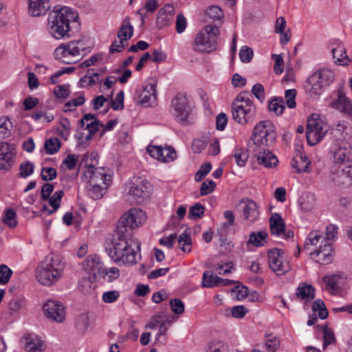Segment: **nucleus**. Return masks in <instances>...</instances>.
I'll return each mask as SVG.
<instances>
[{
	"label": "nucleus",
	"mask_w": 352,
	"mask_h": 352,
	"mask_svg": "<svg viewBox=\"0 0 352 352\" xmlns=\"http://www.w3.org/2000/svg\"><path fill=\"white\" fill-rule=\"evenodd\" d=\"M296 90L294 89H288L285 91L286 103L289 108H294L296 107Z\"/></svg>",
	"instance_id": "nucleus-63"
},
{
	"label": "nucleus",
	"mask_w": 352,
	"mask_h": 352,
	"mask_svg": "<svg viewBox=\"0 0 352 352\" xmlns=\"http://www.w3.org/2000/svg\"><path fill=\"white\" fill-rule=\"evenodd\" d=\"M78 16V13L69 7L55 6L48 16L47 32L56 39L68 38L71 24L76 21Z\"/></svg>",
	"instance_id": "nucleus-2"
},
{
	"label": "nucleus",
	"mask_w": 352,
	"mask_h": 352,
	"mask_svg": "<svg viewBox=\"0 0 352 352\" xmlns=\"http://www.w3.org/2000/svg\"><path fill=\"white\" fill-rule=\"evenodd\" d=\"M323 333V349H324L327 346L333 344L336 342V339L332 329L329 328L327 324L322 327Z\"/></svg>",
	"instance_id": "nucleus-37"
},
{
	"label": "nucleus",
	"mask_w": 352,
	"mask_h": 352,
	"mask_svg": "<svg viewBox=\"0 0 352 352\" xmlns=\"http://www.w3.org/2000/svg\"><path fill=\"white\" fill-rule=\"evenodd\" d=\"M45 316L52 321L62 322L65 318V307L58 301L49 300L43 305Z\"/></svg>",
	"instance_id": "nucleus-12"
},
{
	"label": "nucleus",
	"mask_w": 352,
	"mask_h": 352,
	"mask_svg": "<svg viewBox=\"0 0 352 352\" xmlns=\"http://www.w3.org/2000/svg\"><path fill=\"white\" fill-rule=\"evenodd\" d=\"M331 53L333 58L335 59V63L339 65H348L351 62L343 47L338 46L332 49Z\"/></svg>",
	"instance_id": "nucleus-30"
},
{
	"label": "nucleus",
	"mask_w": 352,
	"mask_h": 352,
	"mask_svg": "<svg viewBox=\"0 0 352 352\" xmlns=\"http://www.w3.org/2000/svg\"><path fill=\"white\" fill-rule=\"evenodd\" d=\"M84 266L85 269L89 272V274H91L94 278H96L98 275L101 276L104 274L102 263L97 255H89L87 256Z\"/></svg>",
	"instance_id": "nucleus-22"
},
{
	"label": "nucleus",
	"mask_w": 352,
	"mask_h": 352,
	"mask_svg": "<svg viewBox=\"0 0 352 352\" xmlns=\"http://www.w3.org/2000/svg\"><path fill=\"white\" fill-rule=\"evenodd\" d=\"M178 243L184 252H190L191 251L192 239L189 234L186 233L181 234L178 239Z\"/></svg>",
	"instance_id": "nucleus-41"
},
{
	"label": "nucleus",
	"mask_w": 352,
	"mask_h": 352,
	"mask_svg": "<svg viewBox=\"0 0 352 352\" xmlns=\"http://www.w3.org/2000/svg\"><path fill=\"white\" fill-rule=\"evenodd\" d=\"M271 233L273 235L280 236L285 230V223L282 217L278 213H274L269 220Z\"/></svg>",
	"instance_id": "nucleus-26"
},
{
	"label": "nucleus",
	"mask_w": 352,
	"mask_h": 352,
	"mask_svg": "<svg viewBox=\"0 0 352 352\" xmlns=\"http://www.w3.org/2000/svg\"><path fill=\"white\" fill-rule=\"evenodd\" d=\"M16 154L13 144L6 142H0V170L4 172L11 169Z\"/></svg>",
	"instance_id": "nucleus-13"
},
{
	"label": "nucleus",
	"mask_w": 352,
	"mask_h": 352,
	"mask_svg": "<svg viewBox=\"0 0 352 352\" xmlns=\"http://www.w3.org/2000/svg\"><path fill=\"white\" fill-rule=\"evenodd\" d=\"M248 92H241L232 104L233 120L241 125L253 122L255 120L256 107Z\"/></svg>",
	"instance_id": "nucleus-4"
},
{
	"label": "nucleus",
	"mask_w": 352,
	"mask_h": 352,
	"mask_svg": "<svg viewBox=\"0 0 352 352\" xmlns=\"http://www.w3.org/2000/svg\"><path fill=\"white\" fill-rule=\"evenodd\" d=\"M252 153L256 157L259 164L266 168L275 167L278 162L276 156L265 148H261V150Z\"/></svg>",
	"instance_id": "nucleus-21"
},
{
	"label": "nucleus",
	"mask_w": 352,
	"mask_h": 352,
	"mask_svg": "<svg viewBox=\"0 0 352 352\" xmlns=\"http://www.w3.org/2000/svg\"><path fill=\"white\" fill-rule=\"evenodd\" d=\"M133 34V28L130 23L129 17H126L122 26L118 32V38L120 39V47L124 48L129 40Z\"/></svg>",
	"instance_id": "nucleus-24"
},
{
	"label": "nucleus",
	"mask_w": 352,
	"mask_h": 352,
	"mask_svg": "<svg viewBox=\"0 0 352 352\" xmlns=\"http://www.w3.org/2000/svg\"><path fill=\"white\" fill-rule=\"evenodd\" d=\"M12 123L8 118L0 119V138H6L10 134Z\"/></svg>",
	"instance_id": "nucleus-49"
},
{
	"label": "nucleus",
	"mask_w": 352,
	"mask_h": 352,
	"mask_svg": "<svg viewBox=\"0 0 352 352\" xmlns=\"http://www.w3.org/2000/svg\"><path fill=\"white\" fill-rule=\"evenodd\" d=\"M167 58L166 54L161 50H154L151 55V59L155 63L164 62Z\"/></svg>",
	"instance_id": "nucleus-64"
},
{
	"label": "nucleus",
	"mask_w": 352,
	"mask_h": 352,
	"mask_svg": "<svg viewBox=\"0 0 352 352\" xmlns=\"http://www.w3.org/2000/svg\"><path fill=\"white\" fill-rule=\"evenodd\" d=\"M30 15L39 16L45 14L51 8L50 0H28Z\"/></svg>",
	"instance_id": "nucleus-23"
},
{
	"label": "nucleus",
	"mask_w": 352,
	"mask_h": 352,
	"mask_svg": "<svg viewBox=\"0 0 352 352\" xmlns=\"http://www.w3.org/2000/svg\"><path fill=\"white\" fill-rule=\"evenodd\" d=\"M332 243L329 241H325L323 245H320L318 248L311 252L310 254L313 256L316 263L320 265H326L332 261Z\"/></svg>",
	"instance_id": "nucleus-17"
},
{
	"label": "nucleus",
	"mask_w": 352,
	"mask_h": 352,
	"mask_svg": "<svg viewBox=\"0 0 352 352\" xmlns=\"http://www.w3.org/2000/svg\"><path fill=\"white\" fill-rule=\"evenodd\" d=\"M57 176V171L51 167H43L41 169V177L43 181H52Z\"/></svg>",
	"instance_id": "nucleus-53"
},
{
	"label": "nucleus",
	"mask_w": 352,
	"mask_h": 352,
	"mask_svg": "<svg viewBox=\"0 0 352 352\" xmlns=\"http://www.w3.org/2000/svg\"><path fill=\"white\" fill-rule=\"evenodd\" d=\"M104 278L107 276V280L109 282H111L116 279H117L120 276V270L118 267H111L108 270L104 269V274H102Z\"/></svg>",
	"instance_id": "nucleus-60"
},
{
	"label": "nucleus",
	"mask_w": 352,
	"mask_h": 352,
	"mask_svg": "<svg viewBox=\"0 0 352 352\" xmlns=\"http://www.w3.org/2000/svg\"><path fill=\"white\" fill-rule=\"evenodd\" d=\"M205 212V208L200 203H196L189 209L188 217L191 219H197L201 218Z\"/></svg>",
	"instance_id": "nucleus-45"
},
{
	"label": "nucleus",
	"mask_w": 352,
	"mask_h": 352,
	"mask_svg": "<svg viewBox=\"0 0 352 352\" xmlns=\"http://www.w3.org/2000/svg\"><path fill=\"white\" fill-rule=\"evenodd\" d=\"M208 352H228V346L222 342H212L208 347Z\"/></svg>",
	"instance_id": "nucleus-58"
},
{
	"label": "nucleus",
	"mask_w": 352,
	"mask_h": 352,
	"mask_svg": "<svg viewBox=\"0 0 352 352\" xmlns=\"http://www.w3.org/2000/svg\"><path fill=\"white\" fill-rule=\"evenodd\" d=\"M314 288L311 285L301 283L297 288L296 295L300 300L311 301L314 298Z\"/></svg>",
	"instance_id": "nucleus-28"
},
{
	"label": "nucleus",
	"mask_w": 352,
	"mask_h": 352,
	"mask_svg": "<svg viewBox=\"0 0 352 352\" xmlns=\"http://www.w3.org/2000/svg\"><path fill=\"white\" fill-rule=\"evenodd\" d=\"M268 108L270 111L274 112L276 115H280L285 108V102L282 98H274L270 102Z\"/></svg>",
	"instance_id": "nucleus-36"
},
{
	"label": "nucleus",
	"mask_w": 352,
	"mask_h": 352,
	"mask_svg": "<svg viewBox=\"0 0 352 352\" xmlns=\"http://www.w3.org/2000/svg\"><path fill=\"white\" fill-rule=\"evenodd\" d=\"M252 92L260 102H263L265 100V89L261 84H255L252 87Z\"/></svg>",
	"instance_id": "nucleus-61"
},
{
	"label": "nucleus",
	"mask_w": 352,
	"mask_h": 352,
	"mask_svg": "<svg viewBox=\"0 0 352 352\" xmlns=\"http://www.w3.org/2000/svg\"><path fill=\"white\" fill-rule=\"evenodd\" d=\"M268 263L270 269L278 276L283 275L291 270L290 263L285 259V252L282 249L269 250Z\"/></svg>",
	"instance_id": "nucleus-11"
},
{
	"label": "nucleus",
	"mask_w": 352,
	"mask_h": 352,
	"mask_svg": "<svg viewBox=\"0 0 352 352\" xmlns=\"http://www.w3.org/2000/svg\"><path fill=\"white\" fill-rule=\"evenodd\" d=\"M243 208V218L250 222H254L258 215V206L257 204L252 199L243 198L240 202Z\"/></svg>",
	"instance_id": "nucleus-20"
},
{
	"label": "nucleus",
	"mask_w": 352,
	"mask_h": 352,
	"mask_svg": "<svg viewBox=\"0 0 352 352\" xmlns=\"http://www.w3.org/2000/svg\"><path fill=\"white\" fill-rule=\"evenodd\" d=\"M342 273L338 272L331 275H326L323 277L322 280L331 293L337 291L340 288L339 284L342 278Z\"/></svg>",
	"instance_id": "nucleus-29"
},
{
	"label": "nucleus",
	"mask_w": 352,
	"mask_h": 352,
	"mask_svg": "<svg viewBox=\"0 0 352 352\" xmlns=\"http://www.w3.org/2000/svg\"><path fill=\"white\" fill-rule=\"evenodd\" d=\"M276 138V127L270 120L261 121L254 126L248 151L255 152L261 148L270 147Z\"/></svg>",
	"instance_id": "nucleus-3"
},
{
	"label": "nucleus",
	"mask_w": 352,
	"mask_h": 352,
	"mask_svg": "<svg viewBox=\"0 0 352 352\" xmlns=\"http://www.w3.org/2000/svg\"><path fill=\"white\" fill-rule=\"evenodd\" d=\"M75 47L73 43L61 44L56 48L54 56L56 59L65 64H72L76 62Z\"/></svg>",
	"instance_id": "nucleus-15"
},
{
	"label": "nucleus",
	"mask_w": 352,
	"mask_h": 352,
	"mask_svg": "<svg viewBox=\"0 0 352 352\" xmlns=\"http://www.w3.org/2000/svg\"><path fill=\"white\" fill-rule=\"evenodd\" d=\"M206 14L213 21L220 20L223 17L221 8L217 6H211L206 10Z\"/></svg>",
	"instance_id": "nucleus-47"
},
{
	"label": "nucleus",
	"mask_w": 352,
	"mask_h": 352,
	"mask_svg": "<svg viewBox=\"0 0 352 352\" xmlns=\"http://www.w3.org/2000/svg\"><path fill=\"white\" fill-rule=\"evenodd\" d=\"M85 102V96L83 94H80L77 98H72L71 100L65 104L64 110L65 112L72 111L76 107L82 105Z\"/></svg>",
	"instance_id": "nucleus-39"
},
{
	"label": "nucleus",
	"mask_w": 352,
	"mask_h": 352,
	"mask_svg": "<svg viewBox=\"0 0 352 352\" xmlns=\"http://www.w3.org/2000/svg\"><path fill=\"white\" fill-rule=\"evenodd\" d=\"M325 241H328L326 240L323 235L319 234L318 231H312L309 234L308 237L305 242L304 249L309 250L310 246L323 245Z\"/></svg>",
	"instance_id": "nucleus-31"
},
{
	"label": "nucleus",
	"mask_w": 352,
	"mask_h": 352,
	"mask_svg": "<svg viewBox=\"0 0 352 352\" xmlns=\"http://www.w3.org/2000/svg\"><path fill=\"white\" fill-rule=\"evenodd\" d=\"M219 34V28L208 25L197 34L193 43V50L196 52L209 53L215 49L217 38Z\"/></svg>",
	"instance_id": "nucleus-6"
},
{
	"label": "nucleus",
	"mask_w": 352,
	"mask_h": 352,
	"mask_svg": "<svg viewBox=\"0 0 352 352\" xmlns=\"http://www.w3.org/2000/svg\"><path fill=\"white\" fill-rule=\"evenodd\" d=\"M69 85H58L54 89V94L58 98H67L70 94Z\"/></svg>",
	"instance_id": "nucleus-54"
},
{
	"label": "nucleus",
	"mask_w": 352,
	"mask_h": 352,
	"mask_svg": "<svg viewBox=\"0 0 352 352\" xmlns=\"http://www.w3.org/2000/svg\"><path fill=\"white\" fill-rule=\"evenodd\" d=\"M25 349L28 352H43L45 349V344L41 338L34 333H26L23 337Z\"/></svg>",
	"instance_id": "nucleus-19"
},
{
	"label": "nucleus",
	"mask_w": 352,
	"mask_h": 352,
	"mask_svg": "<svg viewBox=\"0 0 352 352\" xmlns=\"http://www.w3.org/2000/svg\"><path fill=\"white\" fill-rule=\"evenodd\" d=\"M267 236V233L264 230L252 232L250 235L249 243L256 247L262 246L266 242L265 239Z\"/></svg>",
	"instance_id": "nucleus-34"
},
{
	"label": "nucleus",
	"mask_w": 352,
	"mask_h": 352,
	"mask_svg": "<svg viewBox=\"0 0 352 352\" xmlns=\"http://www.w3.org/2000/svg\"><path fill=\"white\" fill-rule=\"evenodd\" d=\"M170 305L172 311L176 314H181L184 311V304L179 298L171 300Z\"/></svg>",
	"instance_id": "nucleus-59"
},
{
	"label": "nucleus",
	"mask_w": 352,
	"mask_h": 352,
	"mask_svg": "<svg viewBox=\"0 0 352 352\" xmlns=\"http://www.w3.org/2000/svg\"><path fill=\"white\" fill-rule=\"evenodd\" d=\"M310 160L303 153H297L292 160V166L296 169V173H300L301 172L309 173Z\"/></svg>",
	"instance_id": "nucleus-25"
},
{
	"label": "nucleus",
	"mask_w": 352,
	"mask_h": 352,
	"mask_svg": "<svg viewBox=\"0 0 352 352\" xmlns=\"http://www.w3.org/2000/svg\"><path fill=\"white\" fill-rule=\"evenodd\" d=\"M334 158L337 163L346 164L348 167L352 164V155L345 149L339 148L335 153Z\"/></svg>",
	"instance_id": "nucleus-32"
},
{
	"label": "nucleus",
	"mask_w": 352,
	"mask_h": 352,
	"mask_svg": "<svg viewBox=\"0 0 352 352\" xmlns=\"http://www.w3.org/2000/svg\"><path fill=\"white\" fill-rule=\"evenodd\" d=\"M217 275L212 272H205L202 277V285L204 287H217L216 282L217 280Z\"/></svg>",
	"instance_id": "nucleus-44"
},
{
	"label": "nucleus",
	"mask_w": 352,
	"mask_h": 352,
	"mask_svg": "<svg viewBox=\"0 0 352 352\" xmlns=\"http://www.w3.org/2000/svg\"><path fill=\"white\" fill-rule=\"evenodd\" d=\"M314 195L309 193H306L301 196L298 200L300 208L304 212L311 210L314 208Z\"/></svg>",
	"instance_id": "nucleus-35"
},
{
	"label": "nucleus",
	"mask_w": 352,
	"mask_h": 352,
	"mask_svg": "<svg viewBox=\"0 0 352 352\" xmlns=\"http://www.w3.org/2000/svg\"><path fill=\"white\" fill-rule=\"evenodd\" d=\"M63 190H58L56 191L52 196H50V198L47 199L49 201L50 205L54 208V210H58L60 206V201L64 196Z\"/></svg>",
	"instance_id": "nucleus-50"
},
{
	"label": "nucleus",
	"mask_w": 352,
	"mask_h": 352,
	"mask_svg": "<svg viewBox=\"0 0 352 352\" xmlns=\"http://www.w3.org/2000/svg\"><path fill=\"white\" fill-rule=\"evenodd\" d=\"M156 86L154 84L148 83L142 90L137 91L138 102L144 107L151 106L156 100Z\"/></svg>",
	"instance_id": "nucleus-18"
},
{
	"label": "nucleus",
	"mask_w": 352,
	"mask_h": 352,
	"mask_svg": "<svg viewBox=\"0 0 352 352\" xmlns=\"http://www.w3.org/2000/svg\"><path fill=\"white\" fill-rule=\"evenodd\" d=\"M64 268L59 256L47 257L37 270L36 278L42 285L50 286L59 280Z\"/></svg>",
	"instance_id": "nucleus-5"
},
{
	"label": "nucleus",
	"mask_w": 352,
	"mask_h": 352,
	"mask_svg": "<svg viewBox=\"0 0 352 352\" xmlns=\"http://www.w3.org/2000/svg\"><path fill=\"white\" fill-rule=\"evenodd\" d=\"M216 186V184L212 180H207L203 182L200 188V194L205 196L212 192Z\"/></svg>",
	"instance_id": "nucleus-56"
},
{
	"label": "nucleus",
	"mask_w": 352,
	"mask_h": 352,
	"mask_svg": "<svg viewBox=\"0 0 352 352\" xmlns=\"http://www.w3.org/2000/svg\"><path fill=\"white\" fill-rule=\"evenodd\" d=\"M265 346L268 352H276L280 347V340L275 336L268 335L265 340Z\"/></svg>",
	"instance_id": "nucleus-40"
},
{
	"label": "nucleus",
	"mask_w": 352,
	"mask_h": 352,
	"mask_svg": "<svg viewBox=\"0 0 352 352\" xmlns=\"http://www.w3.org/2000/svg\"><path fill=\"white\" fill-rule=\"evenodd\" d=\"M254 56L253 50L248 46H243L239 52V57L241 62L245 63H250Z\"/></svg>",
	"instance_id": "nucleus-52"
},
{
	"label": "nucleus",
	"mask_w": 352,
	"mask_h": 352,
	"mask_svg": "<svg viewBox=\"0 0 352 352\" xmlns=\"http://www.w3.org/2000/svg\"><path fill=\"white\" fill-rule=\"evenodd\" d=\"M147 151L150 155L162 162H170L177 157L176 151L171 146L163 148L160 146H149Z\"/></svg>",
	"instance_id": "nucleus-16"
},
{
	"label": "nucleus",
	"mask_w": 352,
	"mask_h": 352,
	"mask_svg": "<svg viewBox=\"0 0 352 352\" xmlns=\"http://www.w3.org/2000/svg\"><path fill=\"white\" fill-rule=\"evenodd\" d=\"M152 191L153 187L149 182L136 178L131 184L126 200L133 204H142L148 201Z\"/></svg>",
	"instance_id": "nucleus-8"
},
{
	"label": "nucleus",
	"mask_w": 352,
	"mask_h": 352,
	"mask_svg": "<svg viewBox=\"0 0 352 352\" xmlns=\"http://www.w3.org/2000/svg\"><path fill=\"white\" fill-rule=\"evenodd\" d=\"M77 327L82 331H85L89 327V319L87 314H81L79 316L77 322Z\"/></svg>",
	"instance_id": "nucleus-62"
},
{
	"label": "nucleus",
	"mask_w": 352,
	"mask_h": 352,
	"mask_svg": "<svg viewBox=\"0 0 352 352\" xmlns=\"http://www.w3.org/2000/svg\"><path fill=\"white\" fill-rule=\"evenodd\" d=\"M334 79V73L331 69H323L311 75L306 80L305 89L310 96H318L326 86L329 85Z\"/></svg>",
	"instance_id": "nucleus-7"
},
{
	"label": "nucleus",
	"mask_w": 352,
	"mask_h": 352,
	"mask_svg": "<svg viewBox=\"0 0 352 352\" xmlns=\"http://www.w3.org/2000/svg\"><path fill=\"white\" fill-rule=\"evenodd\" d=\"M212 165L210 163L202 164L195 175V180L197 182H201L211 170Z\"/></svg>",
	"instance_id": "nucleus-51"
},
{
	"label": "nucleus",
	"mask_w": 352,
	"mask_h": 352,
	"mask_svg": "<svg viewBox=\"0 0 352 352\" xmlns=\"http://www.w3.org/2000/svg\"><path fill=\"white\" fill-rule=\"evenodd\" d=\"M60 141L57 138H51L47 140L44 144L45 151L49 155H53L60 149Z\"/></svg>",
	"instance_id": "nucleus-38"
},
{
	"label": "nucleus",
	"mask_w": 352,
	"mask_h": 352,
	"mask_svg": "<svg viewBox=\"0 0 352 352\" xmlns=\"http://www.w3.org/2000/svg\"><path fill=\"white\" fill-rule=\"evenodd\" d=\"M333 107L352 119V102L345 96L339 95Z\"/></svg>",
	"instance_id": "nucleus-27"
},
{
	"label": "nucleus",
	"mask_w": 352,
	"mask_h": 352,
	"mask_svg": "<svg viewBox=\"0 0 352 352\" xmlns=\"http://www.w3.org/2000/svg\"><path fill=\"white\" fill-rule=\"evenodd\" d=\"M124 91H120L116 97L115 100L111 101V105L113 110H122L124 109Z\"/></svg>",
	"instance_id": "nucleus-57"
},
{
	"label": "nucleus",
	"mask_w": 352,
	"mask_h": 352,
	"mask_svg": "<svg viewBox=\"0 0 352 352\" xmlns=\"http://www.w3.org/2000/svg\"><path fill=\"white\" fill-rule=\"evenodd\" d=\"M171 111L177 122L187 125L190 122L188 118L192 112L188 97L186 94H177L171 102Z\"/></svg>",
	"instance_id": "nucleus-10"
},
{
	"label": "nucleus",
	"mask_w": 352,
	"mask_h": 352,
	"mask_svg": "<svg viewBox=\"0 0 352 352\" xmlns=\"http://www.w3.org/2000/svg\"><path fill=\"white\" fill-rule=\"evenodd\" d=\"M19 170V176L25 178L34 173V165L30 162L26 161L20 164Z\"/></svg>",
	"instance_id": "nucleus-48"
},
{
	"label": "nucleus",
	"mask_w": 352,
	"mask_h": 352,
	"mask_svg": "<svg viewBox=\"0 0 352 352\" xmlns=\"http://www.w3.org/2000/svg\"><path fill=\"white\" fill-rule=\"evenodd\" d=\"M233 157L238 166H244L248 159V151H245L241 148H236Z\"/></svg>",
	"instance_id": "nucleus-42"
},
{
	"label": "nucleus",
	"mask_w": 352,
	"mask_h": 352,
	"mask_svg": "<svg viewBox=\"0 0 352 352\" xmlns=\"http://www.w3.org/2000/svg\"><path fill=\"white\" fill-rule=\"evenodd\" d=\"M89 183L105 186L108 188L111 183V175L104 173L103 168H97L90 166L84 174Z\"/></svg>",
	"instance_id": "nucleus-14"
},
{
	"label": "nucleus",
	"mask_w": 352,
	"mask_h": 352,
	"mask_svg": "<svg viewBox=\"0 0 352 352\" xmlns=\"http://www.w3.org/2000/svg\"><path fill=\"white\" fill-rule=\"evenodd\" d=\"M120 294L119 291L111 290L104 292L102 299L105 303H113L116 302L120 297Z\"/></svg>",
	"instance_id": "nucleus-55"
},
{
	"label": "nucleus",
	"mask_w": 352,
	"mask_h": 352,
	"mask_svg": "<svg viewBox=\"0 0 352 352\" xmlns=\"http://www.w3.org/2000/svg\"><path fill=\"white\" fill-rule=\"evenodd\" d=\"M328 130L329 126L322 120L318 114L313 113L309 116L306 129V138L308 144L311 146L318 144Z\"/></svg>",
	"instance_id": "nucleus-9"
},
{
	"label": "nucleus",
	"mask_w": 352,
	"mask_h": 352,
	"mask_svg": "<svg viewBox=\"0 0 352 352\" xmlns=\"http://www.w3.org/2000/svg\"><path fill=\"white\" fill-rule=\"evenodd\" d=\"M145 212L131 208L118 221L116 234L106 240L105 251L116 263L135 264L137 253L140 250V242L132 237L133 230L146 221Z\"/></svg>",
	"instance_id": "nucleus-1"
},
{
	"label": "nucleus",
	"mask_w": 352,
	"mask_h": 352,
	"mask_svg": "<svg viewBox=\"0 0 352 352\" xmlns=\"http://www.w3.org/2000/svg\"><path fill=\"white\" fill-rule=\"evenodd\" d=\"M3 221L11 228L16 227L17 224L16 214L14 209L10 208L6 210L3 217Z\"/></svg>",
	"instance_id": "nucleus-43"
},
{
	"label": "nucleus",
	"mask_w": 352,
	"mask_h": 352,
	"mask_svg": "<svg viewBox=\"0 0 352 352\" xmlns=\"http://www.w3.org/2000/svg\"><path fill=\"white\" fill-rule=\"evenodd\" d=\"M12 274V270L6 265H0V285L7 284L9 282Z\"/></svg>",
	"instance_id": "nucleus-46"
},
{
	"label": "nucleus",
	"mask_w": 352,
	"mask_h": 352,
	"mask_svg": "<svg viewBox=\"0 0 352 352\" xmlns=\"http://www.w3.org/2000/svg\"><path fill=\"white\" fill-rule=\"evenodd\" d=\"M88 191L89 195L94 199H101L106 192V190L108 188H106L105 186L90 184L89 183L88 186Z\"/></svg>",
	"instance_id": "nucleus-33"
}]
</instances>
